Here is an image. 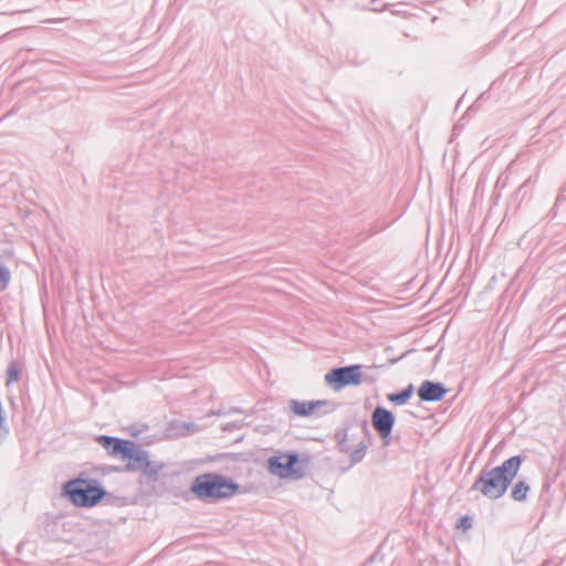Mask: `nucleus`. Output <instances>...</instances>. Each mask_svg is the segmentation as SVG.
Wrapping results in <instances>:
<instances>
[{"label": "nucleus", "mask_w": 566, "mask_h": 566, "mask_svg": "<svg viewBox=\"0 0 566 566\" xmlns=\"http://www.w3.org/2000/svg\"><path fill=\"white\" fill-rule=\"evenodd\" d=\"M524 460V455L517 454L504 460L495 468L482 469L469 492H479L492 501L501 499L507 492Z\"/></svg>", "instance_id": "f257e3e1"}, {"label": "nucleus", "mask_w": 566, "mask_h": 566, "mask_svg": "<svg viewBox=\"0 0 566 566\" xmlns=\"http://www.w3.org/2000/svg\"><path fill=\"white\" fill-rule=\"evenodd\" d=\"M184 426H185L186 428H189L191 424H189V423H184Z\"/></svg>", "instance_id": "393cba45"}, {"label": "nucleus", "mask_w": 566, "mask_h": 566, "mask_svg": "<svg viewBox=\"0 0 566 566\" xmlns=\"http://www.w3.org/2000/svg\"><path fill=\"white\" fill-rule=\"evenodd\" d=\"M310 460L307 457L301 458L296 451H290L280 455H273L268 459V469L270 473L280 479L293 478L303 479L306 475V469Z\"/></svg>", "instance_id": "20e7f679"}, {"label": "nucleus", "mask_w": 566, "mask_h": 566, "mask_svg": "<svg viewBox=\"0 0 566 566\" xmlns=\"http://www.w3.org/2000/svg\"><path fill=\"white\" fill-rule=\"evenodd\" d=\"M413 391H415L413 385L409 384L402 390L389 394L387 398L391 403H394L396 406H402L410 400V398L413 395Z\"/></svg>", "instance_id": "f8f14e48"}, {"label": "nucleus", "mask_w": 566, "mask_h": 566, "mask_svg": "<svg viewBox=\"0 0 566 566\" xmlns=\"http://www.w3.org/2000/svg\"><path fill=\"white\" fill-rule=\"evenodd\" d=\"M96 441L107 451L108 454L112 457L120 458L129 440L101 434L96 438Z\"/></svg>", "instance_id": "9d476101"}, {"label": "nucleus", "mask_w": 566, "mask_h": 566, "mask_svg": "<svg viewBox=\"0 0 566 566\" xmlns=\"http://www.w3.org/2000/svg\"><path fill=\"white\" fill-rule=\"evenodd\" d=\"M62 495L76 507H93L107 495V492L98 480L77 476L63 484Z\"/></svg>", "instance_id": "7ed1b4c3"}, {"label": "nucleus", "mask_w": 566, "mask_h": 566, "mask_svg": "<svg viewBox=\"0 0 566 566\" xmlns=\"http://www.w3.org/2000/svg\"><path fill=\"white\" fill-rule=\"evenodd\" d=\"M371 4L374 6L373 10L374 11H378L379 9L376 7L377 4H379V1L378 0H371Z\"/></svg>", "instance_id": "4be33fe9"}, {"label": "nucleus", "mask_w": 566, "mask_h": 566, "mask_svg": "<svg viewBox=\"0 0 566 566\" xmlns=\"http://www.w3.org/2000/svg\"><path fill=\"white\" fill-rule=\"evenodd\" d=\"M21 371H22V365L20 361H18V360L10 361V364L8 365V368H7L6 385L9 386L12 382L19 381L20 377H21Z\"/></svg>", "instance_id": "2eb2a0df"}, {"label": "nucleus", "mask_w": 566, "mask_h": 566, "mask_svg": "<svg viewBox=\"0 0 566 566\" xmlns=\"http://www.w3.org/2000/svg\"><path fill=\"white\" fill-rule=\"evenodd\" d=\"M163 469H164V463L158 462V461L153 462L148 459V464L143 467V469L140 471L147 478L148 481L155 482L158 480V475H159L160 471H163Z\"/></svg>", "instance_id": "ddd939ff"}, {"label": "nucleus", "mask_w": 566, "mask_h": 566, "mask_svg": "<svg viewBox=\"0 0 566 566\" xmlns=\"http://www.w3.org/2000/svg\"><path fill=\"white\" fill-rule=\"evenodd\" d=\"M458 527L468 530L472 527V518L468 515L461 516L458 523Z\"/></svg>", "instance_id": "6ab92c4d"}, {"label": "nucleus", "mask_w": 566, "mask_h": 566, "mask_svg": "<svg viewBox=\"0 0 566 566\" xmlns=\"http://www.w3.org/2000/svg\"><path fill=\"white\" fill-rule=\"evenodd\" d=\"M325 381L335 391L347 386H359L363 382L361 365L354 364L332 368L325 375Z\"/></svg>", "instance_id": "39448f33"}, {"label": "nucleus", "mask_w": 566, "mask_h": 566, "mask_svg": "<svg viewBox=\"0 0 566 566\" xmlns=\"http://www.w3.org/2000/svg\"><path fill=\"white\" fill-rule=\"evenodd\" d=\"M35 8L31 0H0V14L30 12Z\"/></svg>", "instance_id": "9b49d317"}, {"label": "nucleus", "mask_w": 566, "mask_h": 566, "mask_svg": "<svg viewBox=\"0 0 566 566\" xmlns=\"http://www.w3.org/2000/svg\"><path fill=\"white\" fill-rule=\"evenodd\" d=\"M149 453L135 441L129 440L119 459L126 462L125 471L138 472L148 464Z\"/></svg>", "instance_id": "0eeeda50"}, {"label": "nucleus", "mask_w": 566, "mask_h": 566, "mask_svg": "<svg viewBox=\"0 0 566 566\" xmlns=\"http://www.w3.org/2000/svg\"><path fill=\"white\" fill-rule=\"evenodd\" d=\"M366 450H367V444L366 442L364 441H360L356 449H354L350 453H349V459H350V464L354 465V464H357L359 462L363 461V459L365 458L366 455Z\"/></svg>", "instance_id": "dca6fc26"}, {"label": "nucleus", "mask_w": 566, "mask_h": 566, "mask_svg": "<svg viewBox=\"0 0 566 566\" xmlns=\"http://www.w3.org/2000/svg\"><path fill=\"white\" fill-rule=\"evenodd\" d=\"M326 400H297L290 399L289 408L295 417L306 418L312 416L319 407L327 405Z\"/></svg>", "instance_id": "1a4fd4ad"}, {"label": "nucleus", "mask_w": 566, "mask_h": 566, "mask_svg": "<svg viewBox=\"0 0 566 566\" xmlns=\"http://www.w3.org/2000/svg\"><path fill=\"white\" fill-rule=\"evenodd\" d=\"M531 488L526 481L516 482L511 490V497L516 502H524Z\"/></svg>", "instance_id": "4468645a"}, {"label": "nucleus", "mask_w": 566, "mask_h": 566, "mask_svg": "<svg viewBox=\"0 0 566 566\" xmlns=\"http://www.w3.org/2000/svg\"><path fill=\"white\" fill-rule=\"evenodd\" d=\"M448 392L442 382L424 380L417 390V395L421 401L438 402L441 401Z\"/></svg>", "instance_id": "6e6552de"}, {"label": "nucleus", "mask_w": 566, "mask_h": 566, "mask_svg": "<svg viewBox=\"0 0 566 566\" xmlns=\"http://www.w3.org/2000/svg\"><path fill=\"white\" fill-rule=\"evenodd\" d=\"M371 426L380 437L384 447H389L392 441V429L396 422V417L392 411L377 406L371 412Z\"/></svg>", "instance_id": "423d86ee"}, {"label": "nucleus", "mask_w": 566, "mask_h": 566, "mask_svg": "<svg viewBox=\"0 0 566 566\" xmlns=\"http://www.w3.org/2000/svg\"><path fill=\"white\" fill-rule=\"evenodd\" d=\"M360 429L364 432V434H367V436L369 434V430H368V426H367L366 421L361 422Z\"/></svg>", "instance_id": "412c9836"}, {"label": "nucleus", "mask_w": 566, "mask_h": 566, "mask_svg": "<svg viewBox=\"0 0 566 566\" xmlns=\"http://www.w3.org/2000/svg\"><path fill=\"white\" fill-rule=\"evenodd\" d=\"M335 438L337 440L338 449L342 453H348L350 448L347 443V431L346 430H338L335 434Z\"/></svg>", "instance_id": "a211bd4d"}, {"label": "nucleus", "mask_w": 566, "mask_h": 566, "mask_svg": "<svg viewBox=\"0 0 566 566\" xmlns=\"http://www.w3.org/2000/svg\"><path fill=\"white\" fill-rule=\"evenodd\" d=\"M541 566H553V562H552V560H549V559H546V560H544V562L542 563V565H541Z\"/></svg>", "instance_id": "b1692460"}, {"label": "nucleus", "mask_w": 566, "mask_h": 566, "mask_svg": "<svg viewBox=\"0 0 566 566\" xmlns=\"http://www.w3.org/2000/svg\"><path fill=\"white\" fill-rule=\"evenodd\" d=\"M371 4L374 6L373 10L374 11H378L379 9L376 7L377 4H379V1L378 0H371Z\"/></svg>", "instance_id": "5701e85b"}, {"label": "nucleus", "mask_w": 566, "mask_h": 566, "mask_svg": "<svg viewBox=\"0 0 566 566\" xmlns=\"http://www.w3.org/2000/svg\"><path fill=\"white\" fill-rule=\"evenodd\" d=\"M239 488V484L227 475L207 472L193 479L190 492L200 501L217 503L232 497Z\"/></svg>", "instance_id": "f03ea898"}, {"label": "nucleus", "mask_w": 566, "mask_h": 566, "mask_svg": "<svg viewBox=\"0 0 566 566\" xmlns=\"http://www.w3.org/2000/svg\"><path fill=\"white\" fill-rule=\"evenodd\" d=\"M564 201H566V181L565 185L559 190L555 205H562Z\"/></svg>", "instance_id": "aec40b11"}, {"label": "nucleus", "mask_w": 566, "mask_h": 566, "mask_svg": "<svg viewBox=\"0 0 566 566\" xmlns=\"http://www.w3.org/2000/svg\"><path fill=\"white\" fill-rule=\"evenodd\" d=\"M11 281V271L7 265L0 262V290L4 291Z\"/></svg>", "instance_id": "f3484780"}]
</instances>
